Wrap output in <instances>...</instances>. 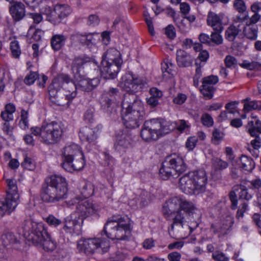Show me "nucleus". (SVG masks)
Instances as JSON below:
<instances>
[{
    "label": "nucleus",
    "instance_id": "obj_33",
    "mask_svg": "<svg viewBox=\"0 0 261 261\" xmlns=\"http://www.w3.org/2000/svg\"><path fill=\"white\" fill-rule=\"evenodd\" d=\"M239 164L243 170L248 172H251L255 167L253 160L245 155H242L240 158Z\"/></svg>",
    "mask_w": 261,
    "mask_h": 261
},
{
    "label": "nucleus",
    "instance_id": "obj_32",
    "mask_svg": "<svg viewBox=\"0 0 261 261\" xmlns=\"http://www.w3.org/2000/svg\"><path fill=\"white\" fill-rule=\"evenodd\" d=\"M67 36L63 34H56L51 38V46L54 50H59L65 45Z\"/></svg>",
    "mask_w": 261,
    "mask_h": 261
},
{
    "label": "nucleus",
    "instance_id": "obj_21",
    "mask_svg": "<svg viewBox=\"0 0 261 261\" xmlns=\"http://www.w3.org/2000/svg\"><path fill=\"white\" fill-rule=\"evenodd\" d=\"M71 12L70 7L67 5L57 4L54 7V12L52 17V23L57 24L67 17Z\"/></svg>",
    "mask_w": 261,
    "mask_h": 261
},
{
    "label": "nucleus",
    "instance_id": "obj_51",
    "mask_svg": "<svg viewBox=\"0 0 261 261\" xmlns=\"http://www.w3.org/2000/svg\"><path fill=\"white\" fill-rule=\"evenodd\" d=\"M233 7L239 13H247L246 12L247 7L243 0H235L233 2Z\"/></svg>",
    "mask_w": 261,
    "mask_h": 261
},
{
    "label": "nucleus",
    "instance_id": "obj_1",
    "mask_svg": "<svg viewBox=\"0 0 261 261\" xmlns=\"http://www.w3.org/2000/svg\"><path fill=\"white\" fill-rule=\"evenodd\" d=\"M68 183L61 175L54 174L46 178L42 187V200L45 202L56 203L67 198Z\"/></svg>",
    "mask_w": 261,
    "mask_h": 261
},
{
    "label": "nucleus",
    "instance_id": "obj_54",
    "mask_svg": "<svg viewBox=\"0 0 261 261\" xmlns=\"http://www.w3.org/2000/svg\"><path fill=\"white\" fill-rule=\"evenodd\" d=\"M126 257V254L117 251L115 253L111 254L108 259V261H123Z\"/></svg>",
    "mask_w": 261,
    "mask_h": 261
},
{
    "label": "nucleus",
    "instance_id": "obj_17",
    "mask_svg": "<svg viewBox=\"0 0 261 261\" xmlns=\"http://www.w3.org/2000/svg\"><path fill=\"white\" fill-rule=\"evenodd\" d=\"M73 40L79 42L89 48L94 47L97 38H99L98 34L96 33L82 34L79 33L73 34L71 36Z\"/></svg>",
    "mask_w": 261,
    "mask_h": 261
},
{
    "label": "nucleus",
    "instance_id": "obj_41",
    "mask_svg": "<svg viewBox=\"0 0 261 261\" xmlns=\"http://www.w3.org/2000/svg\"><path fill=\"white\" fill-rule=\"evenodd\" d=\"M240 30L234 25H230L225 31V38L229 41H233Z\"/></svg>",
    "mask_w": 261,
    "mask_h": 261
},
{
    "label": "nucleus",
    "instance_id": "obj_42",
    "mask_svg": "<svg viewBox=\"0 0 261 261\" xmlns=\"http://www.w3.org/2000/svg\"><path fill=\"white\" fill-rule=\"evenodd\" d=\"M131 137L126 134H122L117 137V142L118 145L127 148L130 144Z\"/></svg>",
    "mask_w": 261,
    "mask_h": 261
},
{
    "label": "nucleus",
    "instance_id": "obj_45",
    "mask_svg": "<svg viewBox=\"0 0 261 261\" xmlns=\"http://www.w3.org/2000/svg\"><path fill=\"white\" fill-rule=\"evenodd\" d=\"M137 200L141 207L145 206L148 204L150 200V194L145 190H142L138 197Z\"/></svg>",
    "mask_w": 261,
    "mask_h": 261
},
{
    "label": "nucleus",
    "instance_id": "obj_15",
    "mask_svg": "<svg viewBox=\"0 0 261 261\" xmlns=\"http://www.w3.org/2000/svg\"><path fill=\"white\" fill-rule=\"evenodd\" d=\"M83 221L76 213H72L66 217L64 221L63 229L66 233L71 236L79 235L82 232Z\"/></svg>",
    "mask_w": 261,
    "mask_h": 261
},
{
    "label": "nucleus",
    "instance_id": "obj_39",
    "mask_svg": "<svg viewBox=\"0 0 261 261\" xmlns=\"http://www.w3.org/2000/svg\"><path fill=\"white\" fill-rule=\"evenodd\" d=\"M39 245L42 246L44 250L46 251H53L56 248V242L48 234L40 244H39Z\"/></svg>",
    "mask_w": 261,
    "mask_h": 261
},
{
    "label": "nucleus",
    "instance_id": "obj_3",
    "mask_svg": "<svg viewBox=\"0 0 261 261\" xmlns=\"http://www.w3.org/2000/svg\"><path fill=\"white\" fill-rule=\"evenodd\" d=\"M32 133L38 136L41 142L46 145L56 144L61 139L64 132L63 125L56 121H43L40 127L31 128Z\"/></svg>",
    "mask_w": 261,
    "mask_h": 261
},
{
    "label": "nucleus",
    "instance_id": "obj_19",
    "mask_svg": "<svg viewBox=\"0 0 261 261\" xmlns=\"http://www.w3.org/2000/svg\"><path fill=\"white\" fill-rule=\"evenodd\" d=\"M101 73L105 79H113L117 75L121 65L109 62V61H101Z\"/></svg>",
    "mask_w": 261,
    "mask_h": 261
},
{
    "label": "nucleus",
    "instance_id": "obj_46",
    "mask_svg": "<svg viewBox=\"0 0 261 261\" xmlns=\"http://www.w3.org/2000/svg\"><path fill=\"white\" fill-rule=\"evenodd\" d=\"M212 163L213 167L217 170H223L228 167V164L227 162L218 158H214Z\"/></svg>",
    "mask_w": 261,
    "mask_h": 261
},
{
    "label": "nucleus",
    "instance_id": "obj_48",
    "mask_svg": "<svg viewBox=\"0 0 261 261\" xmlns=\"http://www.w3.org/2000/svg\"><path fill=\"white\" fill-rule=\"evenodd\" d=\"M43 219L48 225L54 227L59 226L62 223L61 219L56 218L54 215L51 214L43 218Z\"/></svg>",
    "mask_w": 261,
    "mask_h": 261
},
{
    "label": "nucleus",
    "instance_id": "obj_61",
    "mask_svg": "<svg viewBox=\"0 0 261 261\" xmlns=\"http://www.w3.org/2000/svg\"><path fill=\"white\" fill-rule=\"evenodd\" d=\"M187 98L186 94L179 93L173 99V102L177 105H181L184 103Z\"/></svg>",
    "mask_w": 261,
    "mask_h": 261
},
{
    "label": "nucleus",
    "instance_id": "obj_63",
    "mask_svg": "<svg viewBox=\"0 0 261 261\" xmlns=\"http://www.w3.org/2000/svg\"><path fill=\"white\" fill-rule=\"evenodd\" d=\"M213 258L216 261H228L229 258L222 252L216 251L213 253Z\"/></svg>",
    "mask_w": 261,
    "mask_h": 261
},
{
    "label": "nucleus",
    "instance_id": "obj_11",
    "mask_svg": "<svg viewBox=\"0 0 261 261\" xmlns=\"http://www.w3.org/2000/svg\"><path fill=\"white\" fill-rule=\"evenodd\" d=\"M22 228L28 240L37 246L49 234L43 224L33 222L31 220L25 221Z\"/></svg>",
    "mask_w": 261,
    "mask_h": 261
},
{
    "label": "nucleus",
    "instance_id": "obj_38",
    "mask_svg": "<svg viewBox=\"0 0 261 261\" xmlns=\"http://www.w3.org/2000/svg\"><path fill=\"white\" fill-rule=\"evenodd\" d=\"M200 91L205 99H211L213 96L215 88L212 84L206 82L204 84V82L202 81V88Z\"/></svg>",
    "mask_w": 261,
    "mask_h": 261
},
{
    "label": "nucleus",
    "instance_id": "obj_5",
    "mask_svg": "<svg viewBox=\"0 0 261 261\" xmlns=\"http://www.w3.org/2000/svg\"><path fill=\"white\" fill-rule=\"evenodd\" d=\"M170 126V123L163 118L150 119L144 122L140 136L145 142L155 141L168 134L172 129Z\"/></svg>",
    "mask_w": 261,
    "mask_h": 261
},
{
    "label": "nucleus",
    "instance_id": "obj_55",
    "mask_svg": "<svg viewBox=\"0 0 261 261\" xmlns=\"http://www.w3.org/2000/svg\"><path fill=\"white\" fill-rule=\"evenodd\" d=\"M201 121L203 125L208 127L212 126L214 123L213 118L207 113H205L202 115Z\"/></svg>",
    "mask_w": 261,
    "mask_h": 261
},
{
    "label": "nucleus",
    "instance_id": "obj_14",
    "mask_svg": "<svg viewBox=\"0 0 261 261\" xmlns=\"http://www.w3.org/2000/svg\"><path fill=\"white\" fill-rule=\"evenodd\" d=\"M144 83L142 79L131 72H128L122 76L119 83V86L127 92L133 93L140 91Z\"/></svg>",
    "mask_w": 261,
    "mask_h": 261
},
{
    "label": "nucleus",
    "instance_id": "obj_40",
    "mask_svg": "<svg viewBox=\"0 0 261 261\" xmlns=\"http://www.w3.org/2000/svg\"><path fill=\"white\" fill-rule=\"evenodd\" d=\"M195 210L196 207L192 202L181 197V210L182 211L186 214L187 213L190 214H193Z\"/></svg>",
    "mask_w": 261,
    "mask_h": 261
},
{
    "label": "nucleus",
    "instance_id": "obj_8",
    "mask_svg": "<svg viewBox=\"0 0 261 261\" xmlns=\"http://www.w3.org/2000/svg\"><path fill=\"white\" fill-rule=\"evenodd\" d=\"M70 81L68 82V87H65L64 96L68 101H72L77 95V90L84 92H90L95 88L99 84L98 78L92 79L81 77L74 83L69 76Z\"/></svg>",
    "mask_w": 261,
    "mask_h": 261
},
{
    "label": "nucleus",
    "instance_id": "obj_6",
    "mask_svg": "<svg viewBox=\"0 0 261 261\" xmlns=\"http://www.w3.org/2000/svg\"><path fill=\"white\" fill-rule=\"evenodd\" d=\"M110 242L102 237L85 238H82L77 242V249L82 253L90 255L96 252L102 254L108 251Z\"/></svg>",
    "mask_w": 261,
    "mask_h": 261
},
{
    "label": "nucleus",
    "instance_id": "obj_30",
    "mask_svg": "<svg viewBox=\"0 0 261 261\" xmlns=\"http://www.w3.org/2000/svg\"><path fill=\"white\" fill-rule=\"evenodd\" d=\"M102 61H109L117 65H122L123 63L119 51L115 48H110L108 49L103 55Z\"/></svg>",
    "mask_w": 261,
    "mask_h": 261
},
{
    "label": "nucleus",
    "instance_id": "obj_27",
    "mask_svg": "<svg viewBox=\"0 0 261 261\" xmlns=\"http://www.w3.org/2000/svg\"><path fill=\"white\" fill-rule=\"evenodd\" d=\"M122 117L124 125L126 128L133 129L138 127L140 122L143 120L144 117H137L130 113H123L122 112Z\"/></svg>",
    "mask_w": 261,
    "mask_h": 261
},
{
    "label": "nucleus",
    "instance_id": "obj_44",
    "mask_svg": "<svg viewBox=\"0 0 261 261\" xmlns=\"http://www.w3.org/2000/svg\"><path fill=\"white\" fill-rule=\"evenodd\" d=\"M241 67L250 70H258L261 68V63L255 61L249 62L244 61L242 63L240 64Z\"/></svg>",
    "mask_w": 261,
    "mask_h": 261
},
{
    "label": "nucleus",
    "instance_id": "obj_22",
    "mask_svg": "<svg viewBox=\"0 0 261 261\" xmlns=\"http://www.w3.org/2000/svg\"><path fill=\"white\" fill-rule=\"evenodd\" d=\"M223 14H218L213 12L208 13L206 19V23L211 27L213 31L223 32L224 26L223 23Z\"/></svg>",
    "mask_w": 261,
    "mask_h": 261
},
{
    "label": "nucleus",
    "instance_id": "obj_16",
    "mask_svg": "<svg viewBox=\"0 0 261 261\" xmlns=\"http://www.w3.org/2000/svg\"><path fill=\"white\" fill-rule=\"evenodd\" d=\"M233 224V218L231 215H227L220 222L212 224L211 226V231L214 234L219 233V235H224L228 232L229 229Z\"/></svg>",
    "mask_w": 261,
    "mask_h": 261
},
{
    "label": "nucleus",
    "instance_id": "obj_49",
    "mask_svg": "<svg viewBox=\"0 0 261 261\" xmlns=\"http://www.w3.org/2000/svg\"><path fill=\"white\" fill-rule=\"evenodd\" d=\"M10 49L13 57L15 58H19L21 54V50L17 41L14 40L11 42Z\"/></svg>",
    "mask_w": 261,
    "mask_h": 261
},
{
    "label": "nucleus",
    "instance_id": "obj_12",
    "mask_svg": "<svg viewBox=\"0 0 261 261\" xmlns=\"http://www.w3.org/2000/svg\"><path fill=\"white\" fill-rule=\"evenodd\" d=\"M74 204H76V211L74 213H76L77 217L80 216L83 221L86 217L96 213L100 209V206L97 203H94L92 201L86 198L82 199L77 196L68 202L69 206Z\"/></svg>",
    "mask_w": 261,
    "mask_h": 261
},
{
    "label": "nucleus",
    "instance_id": "obj_37",
    "mask_svg": "<svg viewBox=\"0 0 261 261\" xmlns=\"http://www.w3.org/2000/svg\"><path fill=\"white\" fill-rule=\"evenodd\" d=\"M244 36L249 39L255 40L257 37V27L248 24L244 28Z\"/></svg>",
    "mask_w": 261,
    "mask_h": 261
},
{
    "label": "nucleus",
    "instance_id": "obj_7",
    "mask_svg": "<svg viewBox=\"0 0 261 261\" xmlns=\"http://www.w3.org/2000/svg\"><path fill=\"white\" fill-rule=\"evenodd\" d=\"M187 169L182 157L173 154L166 158L159 171L160 176L164 180L177 177Z\"/></svg>",
    "mask_w": 261,
    "mask_h": 261
},
{
    "label": "nucleus",
    "instance_id": "obj_59",
    "mask_svg": "<svg viewBox=\"0 0 261 261\" xmlns=\"http://www.w3.org/2000/svg\"><path fill=\"white\" fill-rule=\"evenodd\" d=\"M239 192V197L241 199L249 200L252 198L251 194L248 193L247 189L245 186H240Z\"/></svg>",
    "mask_w": 261,
    "mask_h": 261
},
{
    "label": "nucleus",
    "instance_id": "obj_58",
    "mask_svg": "<svg viewBox=\"0 0 261 261\" xmlns=\"http://www.w3.org/2000/svg\"><path fill=\"white\" fill-rule=\"evenodd\" d=\"M41 12L42 13L46 15L47 20L52 23L51 19L52 17H53V15L54 12V9L52 10L50 7L45 6L41 9Z\"/></svg>",
    "mask_w": 261,
    "mask_h": 261
},
{
    "label": "nucleus",
    "instance_id": "obj_23",
    "mask_svg": "<svg viewBox=\"0 0 261 261\" xmlns=\"http://www.w3.org/2000/svg\"><path fill=\"white\" fill-rule=\"evenodd\" d=\"M181 210V197L175 196L168 199L163 207V213L165 217Z\"/></svg>",
    "mask_w": 261,
    "mask_h": 261
},
{
    "label": "nucleus",
    "instance_id": "obj_29",
    "mask_svg": "<svg viewBox=\"0 0 261 261\" xmlns=\"http://www.w3.org/2000/svg\"><path fill=\"white\" fill-rule=\"evenodd\" d=\"M79 136L83 141H86L89 143L94 142L98 138V131L95 128L83 127L80 130Z\"/></svg>",
    "mask_w": 261,
    "mask_h": 261
},
{
    "label": "nucleus",
    "instance_id": "obj_57",
    "mask_svg": "<svg viewBox=\"0 0 261 261\" xmlns=\"http://www.w3.org/2000/svg\"><path fill=\"white\" fill-rule=\"evenodd\" d=\"M21 166L26 169L32 170L35 168V164L32 159L26 156L21 163Z\"/></svg>",
    "mask_w": 261,
    "mask_h": 261
},
{
    "label": "nucleus",
    "instance_id": "obj_18",
    "mask_svg": "<svg viewBox=\"0 0 261 261\" xmlns=\"http://www.w3.org/2000/svg\"><path fill=\"white\" fill-rule=\"evenodd\" d=\"M73 40L79 42L89 48L94 47L97 38H99L98 34L96 33L82 34L79 33L73 34L71 36Z\"/></svg>",
    "mask_w": 261,
    "mask_h": 261
},
{
    "label": "nucleus",
    "instance_id": "obj_4",
    "mask_svg": "<svg viewBox=\"0 0 261 261\" xmlns=\"http://www.w3.org/2000/svg\"><path fill=\"white\" fill-rule=\"evenodd\" d=\"M207 180L205 171H193L180 178L179 186L180 190L187 194L198 195L205 191Z\"/></svg>",
    "mask_w": 261,
    "mask_h": 261
},
{
    "label": "nucleus",
    "instance_id": "obj_64",
    "mask_svg": "<svg viewBox=\"0 0 261 261\" xmlns=\"http://www.w3.org/2000/svg\"><path fill=\"white\" fill-rule=\"evenodd\" d=\"M255 138L251 141V145L254 149H258L261 147V139L258 134L253 136Z\"/></svg>",
    "mask_w": 261,
    "mask_h": 261
},
{
    "label": "nucleus",
    "instance_id": "obj_53",
    "mask_svg": "<svg viewBox=\"0 0 261 261\" xmlns=\"http://www.w3.org/2000/svg\"><path fill=\"white\" fill-rule=\"evenodd\" d=\"M38 79H39V75L37 72H30L25 77L23 81L26 85H31Z\"/></svg>",
    "mask_w": 261,
    "mask_h": 261
},
{
    "label": "nucleus",
    "instance_id": "obj_50",
    "mask_svg": "<svg viewBox=\"0 0 261 261\" xmlns=\"http://www.w3.org/2000/svg\"><path fill=\"white\" fill-rule=\"evenodd\" d=\"M224 134L219 129L216 128L213 132L212 141L213 144L218 145L223 140Z\"/></svg>",
    "mask_w": 261,
    "mask_h": 261
},
{
    "label": "nucleus",
    "instance_id": "obj_13",
    "mask_svg": "<svg viewBox=\"0 0 261 261\" xmlns=\"http://www.w3.org/2000/svg\"><path fill=\"white\" fill-rule=\"evenodd\" d=\"M121 105L123 113H130L137 117H145L143 103L135 96H125Z\"/></svg>",
    "mask_w": 261,
    "mask_h": 261
},
{
    "label": "nucleus",
    "instance_id": "obj_36",
    "mask_svg": "<svg viewBox=\"0 0 261 261\" xmlns=\"http://www.w3.org/2000/svg\"><path fill=\"white\" fill-rule=\"evenodd\" d=\"M80 192L85 198L93 195L94 189L93 184L90 182L83 181L81 184Z\"/></svg>",
    "mask_w": 261,
    "mask_h": 261
},
{
    "label": "nucleus",
    "instance_id": "obj_52",
    "mask_svg": "<svg viewBox=\"0 0 261 261\" xmlns=\"http://www.w3.org/2000/svg\"><path fill=\"white\" fill-rule=\"evenodd\" d=\"M224 63L225 66L229 68H235L238 65V61L236 58L230 55H227L225 57Z\"/></svg>",
    "mask_w": 261,
    "mask_h": 261
},
{
    "label": "nucleus",
    "instance_id": "obj_34",
    "mask_svg": "<svg viewBox=\"0 0 261 261\" xmlns=\"http://www.w3.org/2000/svg\"><path fill=\"white\" fill-rule=\"evenodd\" d=\"M3 245L8 247L18 242L17 237L14 233L9 230H5L1 238Z\"/></svg>",
    "mask_w": 261,
    "mask_h": 261
},
{
    "label": "nucleus",
    "instance_id": "obj_43",
    "mask_svg": "<svg viewBox=\"0 0 261 261\" xmlns=\"http://www.w3.org/2000/svg\"><path fill=\"white\" fill-rule=\"evenodd\" d=\"M244 102L243 111L248 112L253 110H261V105H259L256 101H250L248 99L243 100Z\"/></svg>",
    "mask_w": 261,
    "mask_h": 261
},
{
    "label": "nucleus",
    "instance_id": "obj_62",
    "mask_svg": "<svg viewBox=\"0 0 261 261\" xmlns=\"http://www.w3.org/2000/svg\"><path fill=\"white\" fill-rule=\"evenodd\" d=\"M99 22L98 17L96 15L92 14L89 16L87 23L89 26L94 27L98 25Z\"/></svg>",
    "mask_w": 261,
    "mask_h": 261
},
{
    "label": "nucleus",
    "instance_id": "obj_60",
    "mask_svg": "<svg viewBox=\"0 0 261 261\" xmlns=\"http://www.w3.org/2000/svg\"><path fill=\"white\" fill-rule=\"evenodd\" d=\"M197 141L198 140L196 136L189 137L186 143V147L190 150H193L195 148Z\"/></svg>",
    "mask_w": 261,
    "mask_h": 261
},
{
    "label": "nucleus",
    "instance_id": "obj_24",
    "mask_svg": "<svg viewBox=\"0 0 261 261\" xmlns=\"http://www.w3.org/2000/svg\"><path fill=\"white\" fill-rule=\"evenodd\" d=\"M118 93V90L114 88H110L108 91H105L101 97V107L107 111H110L113 101L116 98Z\"/></svg>",
    "mask_w": 261,
    "mask_h": 261
},
{
    "label": "nucleus",
    "instance_id": "obj_28",
    "mask_svg": "<svg viewBox=\"0 0 261 261\" xmlns=\"http://www.w3.org/2000/svg\"><path fill=\"white\" fill-rule=\"evenodd\" d=\"M83 153L80 146L75 144L66 146L64 148L63 161H71L77 156H81Z\"/></svg>",
    "mask_w": 261,
    "mask_h": 261
},
{
    "label": "nucleus",
    "instance_id": "obj_35",
    "mask_svg": "<svg viewBox=\"0 0 261 261\" xmlns=\"http://www.w3.org/2000/svg\"><path fill=\"white\" fill-rule=\"evenodd\" d=\"M246 129L251 136H256L258 133L261 134V121L256 120V122L250 120L247 126Z\"/></svg>",
    "mask_w": 261,
    "mask_h": 261
},
{
    "label": "nucleus",
    "instance_id": "obj_31",
    "mask_svg": "<svg viewBox=\"0 0 261 261\" xmlns=\"http://www.w3.org/2000/svg\"><path fill=\"white\" fill-rule=\"evenodd\" d=\"M10 13L15 21H19L25 15V7L21 2L14 3L9 8Z\"/></svg>",
    "mask_w": 261,
    "mask_h": 261
},
{
    "label": "nucleus",
    "instance_id": "obj_20",
    "mask_svg": "<svg viewBox=\"0 0 261 261\" xmlns=\"http://www.w3.org/2000/svg\"><path fill=\"white\" fill-rule=\"evenodd\" d=\"M85 165V160L83 153L81 156H77L71 161H63L62 167L67 171L71 172L73 171L82 170Z\"/></svg>",
    "mask_w": 261,
    "mask_h": 261
},
{
    "label": "nucleus",
    "instance_id": "obj_26",
    "mask_svg": "<svg viewBox=\"0 0 261 261\" xmlns=\"http://www.w3.org/2000/svg\"><path fill=\"white\" fill-rule=\"evenodd\" d=\"M194 58L185 51L179 49L176 52L177 64L179 67H188L193 65Z\"/></svg>",
    "mask_w": 261,
    "mask_h": 261
},
{
    "label": "nucleus",
    "instance_id": "obj_2",
    "mask_svg": "<svg viewBox=\"0 0 261 261\" xmlns=\"http://www.w3.org/2000/svg\"><path fill=\"white\" fill-rule=\"evenodd\" d=\"M133 226L127 216L114 215L106 223L103 231L108 238L114 240L127 241L132 236Z\"/></svg>",
    "mask_w": 261,
    "mask_h": 261
},
{
    "label": "nucleus",
    "instance_id": "obj_9",
    "mask_svg": "<svg viewBox=\"0 0 261 261\" xmlns=\"http://www.w3.org/2000/svg\"><path fill=\"white\" fill-rule=\"evenodd\" d=\"M7 182V196L4 201L0 200V218L5 214L10 215L15 210L19 202V195L16 181L8 179Z\"/></svg>",
    "mask_w": 261,
    "mask_h": 261
},
{
    "label": "nucleus",
    "instance_id": "obj_10",
    "mask_svg": "<svg viewBox=\"0 0 261 261\" xmlns=\"http://www.w3.org/2000/svg\"><path fill=\"white\" fill-rule=\"evenodd\" d=\"M69 81V75L64 73L58 74L53 80L52 83L48 87L49 99L53 103L58 106H64L65 103L67 104L69 103L70 101H68L65 97L58 95L61 88L62 87L65 91V88L68 87V82Z\"/></svg>",
    "mask_w": 261,
    "mask_h": 261
},
{
    "label": "nucleus",
    "instance_id": "obj_25",
    "mask_svg": "<svg viewBox=\"0 0 261 261\" xmlns=\"http://www.w3.org/2000/svg\"><path fill=\"white\" fill-rule=\"evenodd\" d=\"M186 217L187 214L180 210L171 214L168 217H166L167 219L172 220V223L169 229V232L170 233L172 231H173L175 226H180L183 228L187 222Z\"/></svg>",
    "mask_w": 261,
    "mask_h": 261
},
{
    "label": "nucleus",
    "instance_id": "obj_56",
    "mask_svg": "<svg viewBox=\"0 0 261 261\" xmlns=\"http://www.w3.org/2000/svg\"><path fill=\"white\" fill-rule=\"evenodd\" d=\"M173 67L174 64L169 60H167L166 61H164V63L162 64V70L163 73L166 72L169 74H173L172 68Z\"/></svg>",
    "mask_w": 261,
    "mask_h": 261
},
{
    "label": "nucleus",
    "instance_id": "obj_47",
    "mask_svg": "<svg viewBox=\"0 0 261 261\" xmlns=\"http://www.w3.org/2000/svg\"><path fill=\"white\" fill-rule=\"evenodd\" d=\"M222 32L214 31L210 35L211 43L213 42L217 45H221L223 42L222 36L221 35Z\"/></svg>",
    "mask_w": 261,
    "mask_h": 261
}]
</instances>
